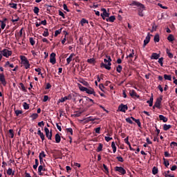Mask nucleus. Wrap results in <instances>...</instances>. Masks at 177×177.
I'll list each match as a JSON object with an SVG mask.
<instances>
[{
    "instance_id": "052dcab7",
    "label": "nucleus",
    "mask_w": 177,
    "mask_h": 177,
    "mask_svg": "<svg viewBox=\"0 0 177 177\" xmlns=\"http://www.w3.org/2000/svg\"><path fill=\"white\" fill-rule=\"evenodd\" d=\"M35 71H36V73H38V75H42V73H41V68H35Z\"/></svg>"
},
{
    "instance_id": "7c9ffc66",
    "label": "nucleus",
    "mask_w": 177,
    "mask_h": 177,
    "mask_svg": "<svg viewBox=\"0 0 177 177\" xmlns=\"http://www.w3.org/2000/svg\"><path fill=\"white\" fill-rule=\"evenodd\" d=\"M152 174L153 175H157V174H158V168L153 167L152 169Z\"/></svg>"
},
{
    "instance_id": "774afa93",
    "label": "nucleus",
    "mask_w": 177,
    "mask_h": 177,
    "mask_svg": "<svg viewBox=\"0 0 177 177\" xmlns=\"http://www.w3.org/2000/svg\"><path fill=\"white\" fill-rule=\"evenodd\" d=\"M63 8L64 10H66V12H70V10L67 8V5L66 4H64L63 5Z\"/></svg>"
},
{
    "instance_id": "9b49d317",
    "label": "nucleus",
    "mask_w": 177,
    "mask_h": 177,
    "mask_svg": "<svg viewBox=\"0 0 177 177\" xmlns=\"http://www.w3.org/2000/svg\"><path fill=\"white\" fill-rule=\"evenodd\" d=\"M0 82L3 86H6V80L5 79V75H3V73H0Z\"/></svg>"
},
{
    "instance_id": "3c124183",
    "label": "nucleus",
    "mask_w": 177,
    "mask_h": 177,
    "mask_svg": "<svg viewBox=\"0 0 177 177\" xmlns=\"http://www.w3.org/2000/svg\"><path fill=\"white\" fill-rule=\"evenodd\" d=\"M124 142L126 145H128V146H131V142H129V137L124 138Z\"/></svg>"
},
{
    "instance_id": "864d4df0",
    "label": "nucleus",
    "mask_w": 177,
    "mask_h": 177,
    "mask_svg": "<svg viewBox=\"0 0 177 177\" xmlns=\"http://www.w3.org/2000/svg\"><path fill=\"white\" fill-rule=\"evenodd\" d=\"M62 32V28L57 30H55V37H57V35H59V34H61Z\"/></svg>"
},
{
    "instance_id": "bf43d9fd",
    "label": "nucleus",
    "mask_w": 177,
    "mask_h": 177,
    "mask_svg": "<svg viewBox=\"0 0 177 177\" xmlns=\"http://www.w3.org/2000/svg\"><path fill=\"white\" fill-rule=\"evenodd\" d=\"M116 158L118 159V161H119V162H124V158H122V156H118Z\"/></svg>"
},
{
    "instance_id": "473e14b6",
    "label": "nucleus",
    "mask_w": 177,
    "mask_h": 177,
    "mask_svg": "<svg viewBox=\"0 0 177 177\" xmlns=\"http://www.w3.org/2000/svg\"><path fill=\"white\" fill-rule=\"evenodd\" d=\"M154 42H160V35L156 34L153 38Z\"/></svg>"
},
{
    "instance_id": "6ab92c4d",
    "label": "nucleus",
    "mask_w": 177,
    "mask_h": 177,
    "mask_svg": "<svg viewBox=\"0 0 177 177\" xmlns=\"http://www.w3.org/2000/svg\"><path fill=\"white\" fill-rule=\"evenodd\" d=\"M101 12H103V16H104L105 17H109L110 14L108 13L107 10H106V8H102Z\"/></svg>"
},
{
    "instance_id": "37998d69",
    "label": "nucleus",
    "mask_w": 177,
    "mask_h": 177,
    "mask_svg": "<svg viewBox=\"0 0 177 177\" xmlns=\"http://www.w3.org/2000/svg\"><path fill=\"white\" fill-rule=\"evenodd\" d=\"M134 55H135V50H132L131 53H130L129 55H127V57H129V59H132V58H133Z\"/></svg>"
},
{
    "instance_id": "7ed1b4c3",
    "label": "nucleus",
    "mask_w": 177,
    "mask_h": 177,
    "mask_svg": "<svg viewBox=\"0 0 177 177\" xmlns=\"http://www.w3.org/2000/svg\"><path fill=\"white\" fill-rule=\"evenodd\" d=\"M114 169L115 172H118L119 175H125L127 174V170L122 167L116 166Z\"/></svg>"
},
{
    "instance_id": "bb28decb",
    "label": "nucleus",
    "mask_w": 177,
    "mask_h": 177,
    "mask_svg": "<svg viewBox=\"0 0 177 177\" xmlns=\"http://www.w3.org/2000/svg\"><path fill=\"white\" fill-rule=\"evenodd\" d=\"M164 78L167 81H172V76L171 75L165 74L164 75Z\"/></svg>"
},
{
    "instance_id": "8fccbe9b",
    "label": "nucleus",
    "mask_w": 177,
    "mask_h": 177,
    "mask_svg": "<svg viewBox=\"0 0 177 177\" xmlns=\"http://www.w3.org/2000/svg\"><path fill=\"white\" fill-rule=\"evenodd\" d=\"M102 167H103L104 169H105V171H104L105 174H109V168L107 167V166L105 164H103Z\"/></svg>"
},
{
    "instance_id": "dca6fc26",
    "label": "nucleus",
    "mask_w": 177,
    "mask_h": 177,
    "mask_svg": "<svg viewBox=\"0 0 177 177\" xmlns=\"http://www.w3.org/2000/svg\"><path fill=\"white\" fill-rule=\"evenodd\" d=\"M159 120L163 122H168V118L164 116L163 115H159Z\"/></svg>"
},
{
    "instance_id": "c03bdc74",
    "label": "nucleus",
    "mask_w": 177,
    "mask_h": 177,
    "mask_svg": "<svg viewBox=\"0 0 177 177\" xmlns=\"http://www.w3.org/2000/svg\"><path fill=\"white\" fill-rule=\"evenodd\" d=\"M37 117H39L38 113H32L30 115V118H32L33 120H37Z\"/></svg>"
},
{
    "instance_id": "4d7b16f0",
    "label": "nucleus",
    "mask_w": 177,
    "mask_h": 177,
    "mask_svg": "<svg viewBox=\"0 0 177 177\" xmlns=\"http://www.w3.org/2000/svg\"><path fill=\"white\" fill-rule=\"evenodd\" d=\"M66 100H67V97H61L59 100V102H60L61 103H63L64 102H66Z\"/></svg>"
},
{
    "instance_id": "c85d7f7f",
    "label": "nucleus",
    "mask_w": 177,
    "mask_h": 177,
    "mask_svg": "<svg viewBox=\"0 0 177 177\" xmlns=\"http://www.w3.org/2000/svg\"><path fill=\"white\" fill-rule=\"evenodd\" d=\"M7 175H12L13 176V175H15V171H13V169H12V168H8V169L7 170Z\"/></svg>"
},
{
    "instance_id": "9d476101",
    "label": "nucleus",
    "mask_w": 177,
    "mask_h": 177,
    "mask_svg": "<svg viewBox=\"0 0 177 177\" xmlns=\"http://www.w3.org/2000/svg\"><path fill=\"white\" fill-rule=\"evenodd\" d=\"M42 171L45 172V171H46V169H45V167H44V166L41 165L38 167V174L40 176H42L44 175V173L42 172Z\"/></svg>"
},
{
    "instance_id": "58836bf2",
    "label": "nucleus",
    "mask_w": 177,
    "mask_h": 177,
    "mask_svg": "<svg viewBox=\"0 0 177 177\" xmlns=\"http://www.w3.org/2000/svg\"><path fill=\"white\" fill-rule=\"evenodd\" d=\"M80 84H82V85H84V86H89V83H88V82L82 80L80 82Z\"/></svg>"
},
{
    "instance_id": "f3484780",
    "label": "nucleus",
    "mask_w": 177,
    "mask_h": 177,
    "mask_svg": "<svg viewBox=\"0 0 177 177\" xmlns=\"http://www.w3.org/2000/svg\"><path fill=\"white\" fill-rule=\"evenodd\" d=\"M131 118L138 125L139 128L142 127V123L140 122V120L139 119H136L133 117H131Z\"/></svg>"
},
{
    "instance_id": "e2e57ef3",
    "label": "nucleus",
    "mask_w": 177,
    "mask_h": 177,
    "mask_svg": "<svg viewBox=\"0 0 177 177\" xmlns=\"http://www.w3.org/2000/svg\"><path fill=\"white\" fill-rule=\"evenodd\" d=\"M171 172V171L168 170L164 172L163 175L165 177H167L168 176H169V173Z\"/></svg>"
},
{
    "instance_id": "f03ea898",
    "label": "nucleus",
    "mask_w": 177,
    "mask_h": 177,
    "mask_svg": "<svg viewBox=\"0 0 177 177\" xmlns=\"http://www.w3.org/2000/svg\"><path fill=\"white\" fill-rule=\"evenodd\" d=\"M107 59H104V63H108L107 64L102 62L101 64H100V67L103 68H106V70H111V57L110 56H106Z\"/></svg>"
},
{
    "instance_id": "a878e982",
    "label": "nucleus",
    "mask_w": 177,
    "mask_h": 177,
    "mask_svg": "<svg viewBox=\"0 0 177 177\" xmlns=\"http://www.w3.org/2000/svg\"><path fill=\"white\" fill-rule=\"evenodd\" d=\"M115 20V17L114 15L111 16L109 19H106V21H110L111 23H114Z\"/></svg>"
},
{
    "instance_id": "a18cd8bd",
    "label": "nucleus",
    "mask_w": 177,
    "mask_h": 177,
    "mask_svg": "<svg viewBox=\"0 0 177 177\" xmlns=\"http://www.w3.org/2000/svg\"><path fill=\"white\" fill-rule=\"evenodd\" d=\"M43 37H49V32H48V29L46 28L42 34Z\"/></svg>"
},
{
    "instance_id": "6e6552de",
    "label": "nucleus",
    "mask_w": 177,
    "mask_h": 177,
    "mask_svg": "<svg viewBox=\"0 0 177 177\" xmlns=\"http://www.w3.org/2000/svg\"><path fill=\"white\" fill-rule=\"evenodd\" d=\"M50 63L52 64H56V53H52L50 55Z\"/></svg>"
},
{
    "instance_id": "a211bd4d",
    "label": "nucleus",
    "mask_w": 177,
    "mask_h": 177,
    "mask_svg": "<svg viewBox=\"0 0 177 177\" xmlns=\"http://www.w3.org/2000/svg\"><path fill=\"white\" fill-rule=\"evenodd\" d=\"M131 118L138 125L139 128L142 127V123L140 122V120L139 119H136L133 117H131Z\"/></svg>"
},
{
    "instance_id": "393cba45",
    "label": "nucleus",
    "mask_w": 177,
    "mask_h": 177,
    "mask_svg": "<svg viewBox=\"0 0 177 177\" xmlns=\"http://www.w3.org/2000/svg\"><path fill=\"white\" fill-rule=\"evenodd\" d=\"M167 40L169 42H174L175 41V37L173 36V35H169L167 37Z\"/></svg>"
},
{
    "instance_id": "412c9836",
    "label": "nucleus",
    "mask_w": 177,
    "mask_h": 177,
    "mask_svg": "<svg viewBox=\"0 0 177 177\" xmlns=\"http://www.w3.org/2000/svg\"><path fill=\"white\" fill-rule=\"evenodd\" d=\"M166 53L168 55V57H169V59H172L174 57V54L171 53V50L166 48Z\"/></svg>"
},
{
    "instance_id": "49530a36",
    "label": "nucleus",
    "mask_w": 177,
    "mask_h": 177,
    "mask_svg": "<svg viewBox=\"0 0 177 177\" xmlns=\"http://www.w3.org/2000/svg\"><path fill=\"white\" fill-rule=\"evenodd\" d=\"M162 62H164V57L159 58L158 63H159V64H160L161 67H163V66H164Z\"/></svg>"
},
{
    "instance_id": "f704fd0d",
    "label": "nucleus",
    "mask_w": 177,
    "mask_h": 177,
    "mask_svg": "<svg viewBox=\"0 0 177 177\" xmlns=\"http://www.w3.org/2000/svg\"><path fill=\"white\" fill-rule=\"evenodd\" d=\"M103 150V145L102 143H99V146L97 149V153H100V151H102Z\"/></svg>"
},
{
    "instance_id": "aec40b11",
    "label": "nucleus",
    "mask_w": 177,
    "mask_h": 177,
    "mask_svg": "<svg viewBox=\"0 0 177 177\" xmlns=\"http://www.w3.org/2000/svg\"><path fill=\"white\" fill-rule=\"evenodd\" d=\"M160 58V55L157 54V53H152L151 59H153L154 60H157Z\"/></svg>"
},
{
    "instance_id": "de8ad7c7",
    "label": "nucleus",
    "mask_w": 177,
    "mask_h": 177,
    "mask_svg": "<svg viewBox=\"0 0 177 177\" xmlns=\"http://www.w3.org/2000/svg\"><path fill=\"white\" fill-rule=\"evenodd\" d=\"M116 71L118 73H121V71H122V66L118 65L116 68Z\"/></svg>"
},
{
    "instance_id": "2eb2a0df",
    "label": "nucleus",
    "mask_w": 177,
    "mask_h": 177,
    "mask_svg": "<svg viewBox=\"0 0 177 177\" xmlns=\"http://www.w3.org/2000/svg\"><path fill=\"white\" fill-rule=\"evenodd\" d=\"M75 56V54L71 53L70 56L66 59V65L70 64L73 60V57Z\"/></svg>"
},
{
    "instance_id": "13d9d810",
    "label": "nucleus",
    "mask_w": 177,
    "mask_h": 177,
    "mask_svg": "<svg viewBox=\"0 0 177 177\" xmlns=\"http://www.w3.org/2000/svg\"><path fill=\"white\" fill-rule=\"evenodd\" d=\"M15 114H16L17 117H19V114H23V111H20V110H16L15 111Z\"/></svg>"
},
{
    "instance_id": "680f3d73",
    "label": "nucleus",
    "mask_w": 177,
    "mask_h": 177,
    "mask_svg": "<svg viewBox=\"0 0 177 177\" xmlns=\"http://www.w3.org/2000/svg\"><path fill=\"white\" fill-rule=\"evenodd\" d=\"M66 132L71 133V135H73V129L72 128H68L66 129Z\"/></svg>"
},
{
    "instance_id": "2f4dec72",
    "label": "nucleus",
    "mask_w": 177,
    "mask_h": 177,
    "mask_svg": "<svg viewBox=\"0 0 177 177\" xmlns=\"http://www.w3.org/2000/svg\"><path fill=\"white\" fill-rule=\"evenodd\" d=\"M88 20H86V19L83 18L82 19L81 21H80V24L82 27H84V24H88Z\"/></svg>"
},
{
    "instance_id": "f257e3e1",
    "label": "nucleus",
    "mask_w": 177,
    "mask_h": 177,
    "mask_svg": "<svg viewBox=\"0 0 177 177\" xmlns=\"http://www.w3.org/2000/svg\"><path fill=\"white\" fill-rule=\"evenodd\" d=\"M130 6H137L138 8V15L140 17H143L145 15L143 14V10H146V7L145 5L142 4L140 2L137 1H133L130 3Z\"/></svg>"
},
{
    "instance_id": "603ef678",
    "label": "nucleus",
    "mask_w": 177,
    "mask_h": 177,
    "mask_svg": "<svg viewBox=\"0 0 177 177\" xmlns=\"http://www.w3.org/2000/svg\"><path fill=\"white\" fill-rule=\"evenodd\" d=\"M0 23L1 24V30H5V27H6V24H5V22L2 21H0Z\"/></svg>"
},
{
    "instance_id": "e433bc0d",
    "label": "nucleus",
    "mask_w": 177,
    "mask_h": 177,
    "mask_svg": "<svg viewBox=\"0 0 177 177\" xmlns=\"http://www.w3.org/2000/svg\"><path fill=\"white\" fill-rule=\"evenodd\" d=\"M9 6H10V8H12V9H17V3H10Z\"/></svg>"
},
{
    "instance_id": "39448f33",
    "label": "nucleus",
    "mask_w": 177,
    "mask_h": 177,
    "mask_svg": "<svg viewBox=\"0 0 177 177\" xmlns=\"http://www.w3.org/2000/svg\"><path fill=\"white\" fill-rule=\"evenodd\" d=\"M161 102H162V97L157 98L154 104V107H156V109H161Z\"/></svg>"
},
{
    "instance_id": "4c0bfd02",
    "label": "nucleus",
    "mask_w": 177,
    "mask_h": 177,
    "mask_svg": "<svg viewBox=\"0 0 177 177\" xmlns=\"http://www.w3.org/2000/svg\"><path fill=\"white\" fill-rule=\"evenodd\" d=\"M8 132L10 133V138H11V139H13L15 138V133L13 132V129H10Z\"/></svg>"
},
{
    "instance_id": "c756f323",
    "label": "nucleus",
    "mask_w": 177,
    "mask_h": 177,
    "mask_svg": "<svg viewBox=\"0 0 177 177\" xmlns=\"http://www.w3.org/2000/svg\"><path fill=\"white\" fill-rule=\"evenodd\" d=\"M46 157V154H45V151H41V152L39 155V158L44 159Z\"/></svg>"
},
{
    "instance_id": "c9c22d12",
    "label": "nucleus",
    "mask_w": 177,
    "mask_h": 177,
    "mask_svg": "<svg viewBox=\"0 0 177 177\" xmlns=\"http://www.w3.org/2000/svg\"><path fill=\"white\" fill-rule=\"evenodd\" d=\"M111 147H112V149H113V153H115V151H117V147H115V142H112V143H111Z\"/></svg>"
},
{
    "instance_id": "cd10ccee",
    "label": "nucleus",
    "mask_w": 177,
    "mask_h": 177,
    "mask_svg": "<svg viewBox=\"0 0 177 177\" xmlns=\"http://www.w3.org/2000/svg\"><path fill=\"white\" fill-rule=\"evenodd\" d=\"M171 128H172V126L171 124H164L163 125V129L165 131H168L169 129H171Z\"/></svg>"
},
{
    "instance_id": "72a5a7b5",
    "label": "nucleus",
    "mask_w": 177,
    "mask_h": 177,
    "mask_svg": "<svg viewBox=\"0 0 177 177\" xmlns=\"http://www.w3.org/2000/svg\"><path fill=\"white\" fill-rule=\"evenodd\" d=\"M153 96H151L149 100L147 101V103L149 104V107L153 106Z\"/></svg>"
},
{
    "instance_id": "ea45409f",
    "label": "nucleus",
    "mask_w": 177,
    "mask_h": 177,
    "mask_svg": "<svg viewBox=\"0 0 177 177\" xmlns=\"http://www.w3.org/2000/svg\"><path fill=\"white\" fill-rule=\"evenodd\" d=\"M23 107L24 110H28L30 109V104H27V102H24Z\"/></svg>"
},
{
    "instance_id": "1a4fd4ad",
    "label": "nucleus",
    "mask_w": 177,
    "mask_h": 177,
    "mask_svg": "<svg viewBox=\"0 0 177 177\" xmlns=\"http://www.w3.org/2000/svg\"><path fill=\"white\" fill-rule=\"evenodd\" d=\"M150 37H153V35H151L149 32L147 34V36L146 37L145 39L144 40L143 48H145L146 46V45H147V44H149V42H150V39H151Z\"/></svg>"
},
{
    "instance_id": "338daca9",
    "label": "nucleus",
    "mask_w": 177,
    "mask_h": 177,
    "mask_svg": "<svg viewBox=\"0 0 177 177\" xmlns=\"http://www.w3.org/2000/svg\"><path fill=\"white\" fill-rule=\"evenodd\" d=\"M104 139H105L106 142H110V140H113V138H111V137L105 136Z\"/></svg>"
},
{
    "instance_id": "79ce46f5",
    "label": "nucleus",
    "mask_w": 177,
    "mask_h": 177,
    "mask_svg": "<svg viewBox=\"0 0 177 177\" xmlns=\"http://www.w3.org/2000/svg\"><path fill=\"white\" fill-rule=\"evenodd\" d=\"M29 41H30V45H32V46H34V45H35V40H34V38L30 37Z\"/></svg>"
},
{
    "instance_id": "4be33fe9",
    "label": "nucleus",
    "mask_w": 177,
    "mask_h": 177,
    "mask_svg": "<svg viewBox=\"0 0 177 177\" xmlns=\"http://www.w3.org/2000/svg\"><path fill=\"white\" fill-rule=\"evenodd\" d=\"M77 86L80 89V91H81L82 92H86V87H84L82 85H81V84H77Z\"/></svg>"
},
{
    "instance_id": "69168bd1",
    "label": "nucleus",
    "mask_w": 177,
    "mask_h": 177,
    "mask_svg": "<svg viewBox=\"0 0 177 177\" xmlns=\"http://www.w3.org/2000/svg\"><path fill=\"white\" fill-rule=\"evenodd\" d=\"M39 136H40L42 142H44V140H45V135L44 134V133H41Z\"/></svg>"
},
{
    "instance_id": "b1692460",
    "label": "nucleus",
    "mask_w": 177,
    "mask_h": 177,
    "mask_svg": "<svg viewBox=\"0 0 177 177\" xmlns=\"http://www.w3.org/2000/svg\"><path fill=\"white\" fill-rule=\"evenodd\" d=\"M87 63H89V64H96V60L95 58H91L87 59Z\"/></svg>"
},
{
    "instance_id": "6e6d98bb",
    "label": "nucleus",
    "mask_w": 177,
    "mask_h": 177,
    "mask_svg": "<svg viewBox=\"0 0 177 177\" xmlns=\"http://www.w3.org/2000/svg\"><path fill=\"white\" fill-rule=\"evenodd\" d=\"M19 86H21L22 91L24 92H26L27 90L26 89V86H24V84L23 83H20Z\"/></svg>"
},
{
    "instance_id": "5701e85b",
    "label": "nucleus",
    "mask_w": 177,
    "mask_h": 177,
    "mask_svg": "<svg viewBox=\"0 0 177 177\" xmlns=\"http://www.w3.org/2000/svg\"><path fill=\"white\" fill-rule=\"evenodd\" d=\"M61 140H62V138L60 137V135L59 133H57L55 135V142H56V143H60Z\"/></svg>"
},
{
    "instance_id": "09e8293b",
    "label": "nucleus",
    "mask_w": 177,
    "mask_h": 177,
    "mask_svg": "<svg viewBox=\"0 0 177 177\" xmlns=\"http://www.w3.org/2000/svg\"><path fill=\"white\" fill-rule=\"evenodd\" d=\"M33 12L35 15H38V13H39V8L34 7Z\"/></svg>"
},
{
    "instance_id": "20e7f679",
    "label": "nucleus",
    "mask_w": 177,
    "mask_h": 177,
    "mask_svg": "<svg viewBox=\"0 0 177 177\" xmlns=\"http://www.w3.org/2000/svg\"><path fill=\"white\" fill-rule=\"evenodd\" d=\"M0 54L2 56H4V57H9V56H12V51L4 48L3 50H0Z\"/></svg>"
},
{
    "instance_id": "0e129e2a",
    "label": "nucleus",
    "mask_w": 177,
    "mask_h": 177,
    "mask_svg": "<svg viewBox=\"0 0 177 177\" xmlns=\"http://www.w3.org/2000/svg\"><path fill=\"white\" fill-rule=\"evenodd\" d=\"M59 15L61 16L62 17H63V19H66L64 13H63V12H62V10H59Z\"/></svg>"
},
{
    "instance_id": "a19ab883",
    "label": "nucleus",
    "mask_w": 177,
    "mask_h": 177,
    "mask_svg": "<svg viewBox=\"0 0 177 177\" xmlns=\"http://www.w3.org/2000/svg\"><path fill=\"white\" fill-rule=\"evenodd\" d=\"M163 161H164V165H165V167L168 168V166L169 165V161L165 159V158H163Z\"/></svg>"
},
{
    "instance_id": "4468645a",
    "label": "nucleus",
    "mask_w": 177,
    "mask_h": 177,
    "mask_svg": "<svg viewBox=\"0 0 177 177\" xmlns=\"http://www.w3.org/2000/svg\"><path fill=\"white\" fill-rule=\"evenodd\" d=\"M129 95H130V96H131V97H138V99H139V97H140V96L138 95V94L136 93V91H135V90H130Z\"/></svg>"
},
{
    "instance_id": "5fc2aeb1",
    "label": "nucleus",
    "mask_w": 177,
    "mask_h": 177,
    "mask_svg": "<svg viewBox=\"0 0 177 177\" xmlns=\"http://www.w3.org/2000/svg\"><path fill=\"white\" fill-rule=\"evenodd\" d=\"M126 122L131 124H133V122L132 121V118H126Z\"/></svg>"
},
{
    "instance_id": "423d86ee",
    "label": "nucleus",
    "mask_w": 177,
    "mask_h": 177,
    "mask_svg": "<svg viewBox=\"0 0 177 177\" xmlns=\"http://www.w3.org/2000/svg\"><path fill=\"white\" fill-rule=\"evenodd\" d=\"M118 110L119 111H122V113H126L127 110H128V105L120 104L118 106Z\"/></svg>"
},
{
    "instance_id": "f8f14e48",
    "label": "nucleus",
    "mask_w": 177,
    "mask_h": 177,
    "mask_svg": "<svg viewBox=\"0 0 177 177\" xmlns=\"http://www.w3.org/2000/svg\"><path fill=\"white\" fill-rule=\"evenodd\" d=\"M86 93H87L88 95H93V96H96V93L95 92V90L92 87L86 88Z\"/></svg>"
},
{
    "instance_id": "0eeeda50",
    "label": "nucleus",
    "mask_w": 177,
    "mask_h": 177,
    "mask_svg": "<svg viewBox=\"0 0 177 177\" xmlns=\"http://www.w3.org/2000/svg\"><path fill=\"white\" fill-rule=\"evenodd\" d=\"M44 131L46 132V138H48L49 140H52V135H53L52 131L50 132L49 129H48V127L44 128Z\"/></svg>"
},
{
    "instance_id": "ddd939ff",
    "label": "nucleus",
    "mask_w": 177,
    "mask_h": 177,
    "mask_svg": "<svg viewBox=\"0 0 177 177\" xmlns=\"http://www.w3.org/2000/svg\"><path fill=\"white\" fill-rule=\"evenodd\" d=\"M21 63H22V64H24V66L30 63V62L28 61L27 57H26V56L21 55Z\"/></svg>"
}]
</instances>
